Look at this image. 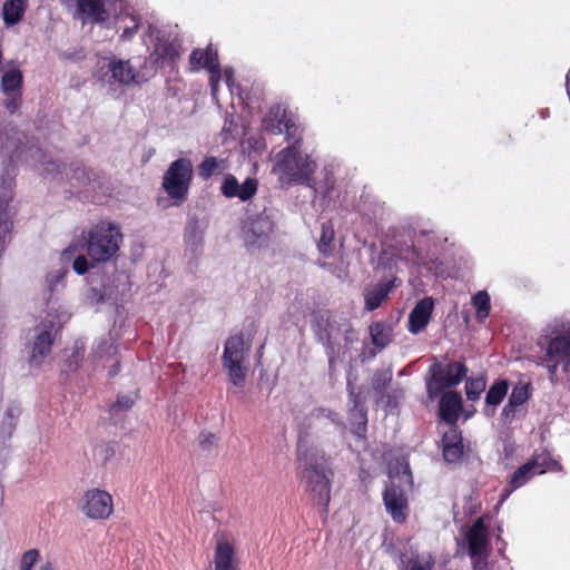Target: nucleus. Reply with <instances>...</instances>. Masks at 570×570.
I'll return each instance as SVG.
<instances>
[{
  "label": "nucleus",
  "instance_id": "c756f323",
  "mask_svg": "<svg viewBox=\"0 0 570 570\" xmlns=\"http://www.w3.org/2000/svg\"><path fill=\"white\" fill-rule=\"evenodd\" d=\"M509 390V381L505 379L495 381L487 392L485 405L498 406L504 400Z\"/></svg>",
  "mask_w": 570,
  "mask_h": 570
},
{
  "label": "nucleus",
  "instance_id": "393cba45",
  "mask_svg": "<svg viewBox=\"0 0 570 570\" xmlns=\"http://www.w3.org/2000/svg\"><path fill=\"white\" fill-rule=\"evenodd\" d=\"M534 475H538L530 465L524 462L510 476L508 488L504 489L501 501L505 500L513 491L528 483Z\"/></svg>",
  "mask_w": 570,
  "mask_h": 570
},
{
  "label": "nucleus",
  "instance_id": "37998d69",
  "mask_svg": "<svg viewBox=\"0 0 570 570\" xmlns=\"http://www.w3.org/2000/svg\"><path fill=\"white\" fill-rule=\"evenodd\" d=\"M39 558L40 552L38 549H30L26 551L20 559V570H32Z\"/></svg>",
  "mask_w": 570,
  "mask_h": 570
},
{
  "label": "nucleus",
  "instance_id": "f257e3e1",
  "mask_svg": "<svg viewBox=\"0 0 570 570\" xmlns=\"http://www.w3.org/2000/svg\"><path fill=\"white\" fill-rule=\"evenodd\" d=\"M334 472L328 460L316 449L297 451V479L303 488L307 502L318 510L326 519L331 502L332 479Z\"/></svg>",
  "mask_w": 570,
  "mask_h": 570
},
{
  "label": "nucleus",
  "instance_id": "6e6552de",
  "mask_svg": "<svg viewBox=\"0 0 570 570\" xmlns=\"http://www.w3.org/2000/svg\"><path fill=\"white\" fill-rule=\"evenodd\" d=\"M469 372L464 362L452 361L446 364L434 362L429 367L426 393L429 399H438L445 389L459 385Z\"/></svg>",
  "mask_w": 570,
  "mask_h": 570
},
{
  "label": "nucleus",
  "instance_id": "5fc2aeb1",
  "mask_svg": "<svg viewBox=\"0 0 570 570\" xmlns=\"http://www.w3.org/2000/svg\"><path fill=\"white\" fill-rule=\"evenodd\" d=\"M208 72H209V82H210L212 89H213V91H215L217 89V83L222 77L220 65L217 66L216 69H212Z\"/></svg>",
  "mask_w": 570,
  "mask_h": 570
},
{
  "label": "nucleus",
  "instance_id": "7c9ffc66",
  "mask_svg": "<svg viewBox=\"0 0 570 570\" xmlns=\"http://www.w3.org/2000/svg\"><path fill=\"white\" fill-rule=\"evenodd\" d=\"M224 160H218L214 156H207L197 166V174L203 180H208L212 176L224 171Z\"/></svg>",
  "mask_w": 570,
  "mask_h": 570
},
{
  "label": "nucleus",
  "instance_id": "e433bc0d",
  "mask_svg": "<svg viewBox=\"0 0 570 570\" xmlns=\"http://www.w3.org/2000/svg\"><path fill=\"white\" fill-rule=\"evenodd\" d=\"M392 379L393 373L391 370H377L372 379L373 390L379 394H383L392 382Z\"/></svg>",
  "mask_w": 570,
  "mask_h": 570
},
{
  "label": "nucleus",
  "instance_id": "a19ab883",
  "mask_svg": "<svg viewBox=\"0 0 570 570\" xmlns=\"http://www.w3.org/2000/svg\"><path fill=\"white\" fill-rule=\"evenodd\" d=\"M347 392H348V400L352 404L350 410H362L366 409L365 406V399L360 392L355 391V387L351 380H347L346 383Z\"/></svg>",
  "mask_w": 570,
  "mask_h": 570
},
{
  "label": "nucleus",
  "instance_id": "412c9836",
  "mask_svg": "<svg viewBox=\"0 0 570 570\" xmlns=\"http://www.w3.org/2000/svg\"><path fill=\"white\" fill-rule=\"evenodd\" d=\"M214 570H238L234 546L225 539H219L214 552Z\"/></svg>",
  "mask_w": 570,
  "mask_h": 570
},
{
  "label": "nucleus",
  "instance_id": "0eeeda50",
  "mask_svg": "<svg viewBox=\"0 0 570 570\" xmlns=\"http://www.w3.org/2000/svg\"><path fill=\"white\" fill-rule=\"evenodd\" d=\"M250 347V342L246 343L242 333L229 336L225 342L222 363L229 382L235 386H243L246 380Z\"/></svg>",
  "mask_w": 570,
  "mask_h": 570
},
{
  "label": "nucleus",
  "instance_id": "c03bdc74",
  "mask_svg": "<svg viewBox=\"0 0 570 570\" xmlns=\"http://www.w3.org/2000/svg\"><path fill=\"white\" fill-rule=\"evenodd\" d=\"M312 415L316 419L325 417L335 424L343 425V422L340 419V415L326 407H316L313 410Z\"/></svg>",
  "mask_w": 570,
  "mask_h": 570
},
{
  "label": "nucleus",
  "instance_id": "c9c22d12",
  "mask_svg": "<svg viewBox=\"0 0 570 570\" xmlns=\"http://www.w3.org/2000/svg\"><path fill=\"white\" fill-rule=\"evenodd\" d=\"M531 396V384H517L508 399L511 404H514L515 406L523 405Z\"/></svg>",
  "mask_w": 570,
  "mask_h": 570
},
{
  "label": "nucleus",
  "instance_id": "49530a36",
  "mask_svg": "<svg viewBox=\"0 0 570 570\" xmlns=\"http://www.w3.org/2000/svg\"><path fill=\"white\" fill-rule=\"evenodd\" d=\"M134 400L129 395H120L111 405V411H127L132 407Z\"/></svg>",
  "mask_w": 570,
  "mask_h": 570
},
{
  "label": "nucleus",
  "instance_id": "a18cd8bd",
  "mask_svg": "<svg viewBox=\"0 0 570 570\" xmlns=\"http://www.w3.org/2000/svg\"><path fill=\"white\" fill-rule=\"evenodd\" d=\"M463 442L462 433L456 426L450 428L442 436V448L445 444H461Z\"/></svg>",
  "mask_w": 570,
  "mask_h": 570
},
{
  "label": "nucleus",
  "instance_id": "20e7f679",
  "mask_svg": "<svg viewBox=\"0 0 570 570\" xmlns=\"http://www.w3.org/2000/svg\"><path fill=\"white\" fill-rule=\"evenodd\" d=\"M122 234L119 228L108 222H99L86 236L87 253L94 262H108L119 250Z\"/></svg>",
  "mask_w": 570,
  "mask_h": 570
},
{
  "label": "nucleus",
  "instance_id": "4c0bfd02",
  "mask_svg": "<svg viewBox=\"0 0 570 570\" xmlns=\"http://www.w3.org/2000/svg\"><path fill=\"white\" fill-rule=\"evenodd\" d=\"M67 271L60 269L56 272H50L46 276V285L48 291V299H50L57 289L58 286H65V277Z\"/></svg>",
  "mask_w": 570,
  "mask_h": 570
},
{
  "label": "nucleus",
  "instance_id": "bf43d9fd",
  "mask_svg": "<svg viewBox=\"0 0 570 570\" xmlns=\"http://www.w3.org/2000/svg\"><path fill=\"white\" fill-rule=\"evenodd\" d=\"M412 253H413V256H415V261L419 263L420 262V255H419L417 250L415 249V247L412 248Z\"/></svg>",
  "mask_w": 570,
  "mask_h": 570
},
{
  "label": "nucleus",
  "instance_id": "13d9d810",
  "mask_svg": "<svg viewBox=\"0 0 570 570\" xmlns=\"http://www.w3.org/2000/svg\"><path fill=\"white\" fill-rule=\"evenodd\" d=\"M75 249H76L75 247L69 246L68 248H66V249L63 250V256L68 257L69 255H72V254H73V252H75Z\"/></svg>",
  "mask_w": 570,
  "mask_h": 570
},
{
  "label": "nucleus",
  "instance_id": "a211bd4d",
  "mask_svg": "<svg viewBox=\"0 0 570 570\" xmlns=\"http://www.w3.org/2000/svg\"><path fill=\"white\" fill-rule=\"evenodd\" d=\"M273 229L274 223L267 216H257L244 230L245 242L250 246H262L268 242Z\"/></svg>",
  "mask_w": 570,
  "mask_h": 570
},
{
  "label": "nucleus",
  "instance_id": "f704fd0d",
  "mask_svg": "<svg viewBox=\"0 0 570 570\" xmlns=\"http://www.w3.org/2000/svg\"><path fill=\"white\" fill-rule=\"evenodd\" d=\"M403 570H432L434 567V560L432 556L426 559L420 556L402 559Z\"/></svg>",
  "mask_w": 570,
  "mask_h": 570
},
{
  "label": "nucleus",
  "instance_id": "7ed1b4c3",
  "mask_svg": "<svg viewBox=\"0 0 570 570\" xmlns=\"http://www.w3.org/2000/svg\"><path fill=\"white\" fill-rule=\"evenodd\" d=\"M391 483L383 492V502L386 512L395 523L403 524L409 515V501L403 484L413 485V478L407 462L399 463L389 474Z\"/></svg>",
  "mask_w": 570,
  "mask_h": 570
},
{
  "label": "nucleus",
  "instance_id": "052dcab7",
  "mask_svg": "<svg viewBox=\"0 0 570 570\" xmlns=\"http://www.w3.org/2000/svg\"><path fill=\"white\" fill-rule=\"evenodd\" d=\"M225 77H226V81L228 82V81H229V79L232 78V72H229V71H227V70H226V71H225Z\"/></svg>",
  "mask_w": 570,
  "mask_h": 570
},
{
  "label": "nucleus",
  "instance_id": "b1692460",
  "mask_svg": "<svg viewBox=\"0 0 570 570\" xmlns=\"http://www.w3.org/2000/svg\"><path fill=\"white\" fill-rule=\"evenodd\" d=\"M27 0H7L2 4V18L7 27L19 23L27 11Z\"/></svg>",
  "mask_w": 570,
  "mask_h": 570
},
{
  "label": "nucleus",
  "instance_id": "f3484780",
  "mask_svg": "<svg viewBox=\"0 0 570 570\" xmlns=\"http://www.w3.org/2000/svg\"><path fill=\"white\" fill-rule=\"evenodd\" d=\"M257 188L258 181L255 178H247L242 185H239L234 175L227 174L220 186V193L226 198H238L242 202H246L255 196Z\"/></svg>",
  "mask_w": 570,
  "mask_h": 570
},
{
  "label": "nucleus",
  "instance_id": "1a4fd4ad",
  "mask_svg": "<svg viewBox=\"0 0 570 570\" xmlns=\"http://www.w3.org/2000/svg\"><path fill=\"white\" fill-rule=\"evenodd\" d=\"M108 72L110 83L117 82L122 86H141L153 76L147 71V58H139V63L134 65L131 59H119L112 57L108 62Z\"/></svg>",
  "mask_w": 570,
  "mask_h": 570
},
{
  "label": "nucleus",
  "instance_id": "f8f14e48",
  "mask_svg": "<svg viewBox=\"0 0 570 570\" xmlns=\"http://www.w3.org/2000/svg\"><path fill=\"white\" fill-rule=\"evenodd\" d=\"M489 514H482L473 524L464 532V541L468 546L469 556L472 559L480 558L488 553L490 548L489 541Z\"/></svg>",
  "mask_w": 570,
  "mask_h": 570
},
{
  "label": "nucleus",
  "instance_id": "ea45409f",
  "mask_svg": "<svg viewBox=\"0 0 570 570\" xmlns=\"http://www.w3.org/2000/svg\"><path fill=\"white\" fill-rule=\"evenodd\" d=\"M197 441L199 448L205 452H210L218 445V438L213 432H200Z\"/></svg>",
  "mask_w": 570,
  "mask_h": 570
},
{
  "label": "nucleus",
  "instance_id": "aec40b11",
  "mask_svg": "<svg viewBox=\"0 0 570 570\" xmlns=\"http://www.w3.org/2000/svg\"><path fill=\"white\" fill-rule=\"evenodd\" d=\"M527 463L538 475L548 472H562L563 465L560 461L552 456V453L547 448H539L534 450L532 455L527 460Z\"/></svg>",
  "mask_w": 570,
  "mask_h": 570
},
{
  "label": "nucleus",
  "instance_id": "bb28decb",
  "mask_svg": "<svg viewBox=\"0 0 570 570\" xmlns=\"http://www.w3.org/2000/svg\"><path fill=\"white\" fill-rule=\"evenodd\" d=\"M393 287V281L376 284L365 294V308L367 311H374L379 308L381 304L387 298Z\"/></svg>",
  "mask_w": 570,
  "mask_h": 570
},
{
  "label": "nucleus",
  "instance_id": "9b49d317",
  "mask_svg": "<svg viewBox=\"0 0 570 570\" xmlns=\"http://www.w3.org/2000/svg\"><path fill=\"white\" fill-rule=\"evenodd\" d=\"M77 508L90 520L105 521L114 513V499L106 490L92 488L83 492Z\"/></svg>",
  "mask_w": 570,
  "mask_h": 570
},
{
  "label": "nucleus",
  "instance_id": "4d7b16f0",
  "mask_svg": "<svg viewBox=\"0 0 570 570\" xmlns=\"http://www.w3.org/2000/svg\"><path fill=\"white\" fill-rule=\"evenodd\" d=\"M119 371H120V364H119V363H117V364H115V365L112 366V368L110 370L109 375H110V376H115L116 374H118V373H119Z\"/></svg>",
  "mask_w": 570,
  "mask_h": 570
},
{
  "label": "nucleus",
  "instance_id": "864d4df0",
  "mask_svg": "<svg viewBox=\"0 0 570 570\" xmlns=\"http://www.w3.org/2000/svg\"><path fill=\"white\" fill-rule=\"evenodd\" d=\"M82 357V353H80L79 350H76L66 361L68 368L70 371H76L79 367Z\"/></svg>",
  "mask_w": 570,
  "mask_h": 570
},
{
  "label": "nucleus",
  "instance_id": "dca6fc26",
  "mask_svg": "<svg viewBox=\"0 0 570 570\" xmlns=\"http://www.w3.org/2000/svg\"><path fill=\"white\" fill-rule=\"evenodd\" d=\"M181 52V45L178 40L158 38L147 61H150L154 69L164 68L166 66L173 67L180 58Z\"/></svg>",
  "mask_w": 570,
  "mask_h": 570
},
{
  "label": "nucleus",
  "instance_id": "9d476101",
  "mask_svg": "<svg viewBox=\"0 0 570 570\" xmlns=\"http://www.w3.org/2000/svg\"><path fill=\"white\" fill-rule=\"evenodd\" d=\"M313 332L325 348L328 357V367L331 371L335 367L337 358V347L334 342V335L340 332V326L328 309H317L312 313Z\"/></svg>",
  "mask_w": 570,
  "mask_h": 570
},
{
  "label": "nucleus",
  "instance_id": "5701e85b",
  "mask_svg": "<svg viewBox=\"0 0 570 570\" xmlns=\"http://www.w3.org/2000/svg\"><path fill=\"white\" fill-rule=\"evenodd\" d=\"M77 13L94 23H104L108 19L105 0H77Z\"/></svg>",
  "mask_w": 570,
  "mask_h": 570
},
{
  "label": "nucleus",
  "instance_id": "4468645a",
  "mask_svg": "<svg viewBox=\"0 0 570 570\" xmlns=\"http://www.w3.org/2000/svg\"><path fill=\"white\" fill-rule=\"evenodd\" d=\"M272 125L266 124L265 128L274 135H281L285 130L286 140L294 142L299 141L302 145V136L298 126L295 124L293 117L282 106H273L268 111Z\"/></svg>",
  "mask_w": 570,
  "mask_h": 570
},
{
  "label": "nucleus",
  "instance_id": "3c124183",
  "mask_svg": "<svg viewBox=\"0 0 570 570\" xmlns=\"http://www.w3.org/2000/svg\"><path fill=\"white\" fill-rule=\"evenodd\" d=\"M518 406L514 404H511V402H507V404L502 409L501 416L504 420V422L511 423L515 419Z\"/></svg>",
  "mask_w": 570,
  "mask_h": 570
},
{
  "label": "nucleus",
  "instance_id": "6e6d98bb",
  "mask_svg": "<svg viewBox=\"0 0 570 570\" xmlns=\"http://www.w3.org/2000/svg\"><path fill=\"white\" fill-rule=\"evenodd\" d=\"M38 570H55V568L50 561H47L42 563Z\"/></svg>",
  "mask_w": 570,
  "mask_h": 570
},
{
  "label": "nucleus",
  "instance_id": "8fccbe9b",
  "mask_svg": "<svg viewBox=\"0 0 570 570\" xmlns=\"http://www.w3.org/2000/svg\"><path fill=\"white\" fill-rule=\"evenodd\" d=\"M72 178L77 179L79 184H85L90 180L89 170L78 165L72 169Z\"/></svg>",
  "mask_w": 570,
  "mask_h": 570
},
{
  "label": "nucleus",
  "instance_id": "2eb2a0df",
  "mask_svg": "<svg viewBox=\"0 0 570 570\" xmlns=\"http://www.w3.org/2000/svg\"><path fill=\"white\" fill-rule=\"evenodd\" d=\"M23 75L17 69L6 71L1 79V90L4 98V107L10 112H16L22 104Z\"/></svg>",
  "mask_w": 570,
  "mask_h": 570
},
{
  "label": "nucleus",
  "instance_id": "a878e982",
  "mask_svg": "<svg viewBox=\"0 0 570 570\" xmlns=\"http://www.w3.org/2000/svg\"><path fill=\"white\" fill-rule=\"evenodd\" d=\"M370 336L372 344L379 350L382 351L385 348L393 338V328L391 325L385 322H373L368 326Z\"/></svg>",
  "mask_w": 570,
  "mask_h": 570
},
{
  "label": "nucleus",
  "instance_id": "ddd939ff",
  "mask_svg": "<svg viewBox=\"0 0 570 570\" xmlns=\"http://www.w3.org/2000/svg\"><path fill=\"white\" fill-rule=\"evenodd\" d=\"M36 330L38 333L33 340L29 363L31 365L39 366L51 353V348L55 343L56 335L60 331V326L55 328V323L52 321L46 320L41 322V324L37 326Z\"/></svg>",
  "mask_w": 570,
  "mask_h": 570
},
{
  "label": "nucleus",
  "instance_id": "603ef678",
  "mask_svg": "<svg viewBox=\"0 0 570 570\" xmlns=\"http://www.w3.org/2000/svg\"><path fill=\"white\" fill-rule=\"evenodd\" d=\"M131 22H132L131 26L126 27L122 30V33L120 36V38L122 40H130L136 35V32L138 31V28H139L138 20L135 17H131Z\"/></svg>",
  "mask_w": 570,
  "mask_h": 570
},
{
  "label": "nucleus",
  "instance_id": "2f4dec72",
  "mask_svg": "<svg viewBox=\"0 0 570 570\" xmlns=\"http://www.w3.org/2000/svg\"><path fill=\"white\" fill-rule=\"evenodd\" d=\"M472 305L475 308L476 320L483 322L490 314L491 302L490 295L485 291H479L472 296Z\"/></svg>",
  "mask_w": 570,
  "mask_h": 570
},
{
  "label": "nucleus",
  "instance_id": "f03ea898",
  "mask_svg": "<svg viewBox=\"0 0 570 570\" xmlns=\"http://www.w3.org/2000/svg\"><path fill=\"white\" fill-rule=\"evenodd\" d=\"M275 169L279 173V179L287 185L309 186L316 163L302 154L299 141L295 140L277 154Z\"/></svg>",
  "mask_w": 570,
  "mask_h": 570
},
{
  "label": "nucleus",
  "instance_id": "cd10ccee",
  "mask_svg": "<svg viewBox=\"0 0 570 570\" xmlns=\"http://www.w3.org/2000/svg\"><path fill=\"white\" fill-rule=\"evenodd\" d=\"M348 422L352 433L358 439H365L367 432V409L348 410Z\"/></svg>",
  "mask_w": 570,
  "mask_h": 570
},
{
  "label": "nucleus",
  "instance_id": "58836bf2",
  "mask_svg": "<svg viewBox=\"0 0 570 570\" xmlns=\"http://www.w3.org/2000/svg\"><path fill=\"white\" fill-rule=\"evenodd\" d=\"M443 458L449 463L459 462L464 454L463 442L461 444H445L442 449Z\"/></svg>",
  "mask_w": 570,
  "mask_h": 570
},
{
  "label": "nucleus",
  "instance_id": "680f3d73",
  "mask_svg": "<svg viewBox=\"0 0 570 570\" xmlns=\"http://www.w3.org/2000/svg\"><path fill=\"white\" fill-rule=\"evenodd\" d=\"M92 293H94L95 295H98V291H97V289H92Z\"/></svg>",
  "mask_w": 570,
  "mask_h": 570
},
{
  "label": "nucleus",
  "instance_id": "c85d7f7f",
  "mask_svg": "<svg viewBox=\"0 0 570 570\" xmlns=\"http://www.w3.org/2000/svg\"><path fill=\"white\" fill-rule=\"evenodd\" d=\"M20 410L18 407L10 406L6 410L1 425H0V439L4 442L9 440L18 424Z\"/></svg>",
  "mask_w": 570,
  "mask_h": 570
},
{
  "label": "nucleus",
  "instance_id": "39448f33",
  "mask_svg": "<svg viewBox=\"0 0 570 570\" xmlns=\"http://www.w3.org/2000/svg\"><path fill=\"white\" fill-rule=\"evenodd\" d=\"M539 365L546 367L551 384L559 381L558 371L570 374V330L556 334L547 341Z\"/></svg>",
  "mask_w": 570,
  "mask_h": 570
},
{
  "label": "nucleus",
  "instance_id": "09e8293b",
  "mask_svg": "<svg viewBox=\"0 0 570 570\" xmlns=\"http://www.w3.org/2000/svg\"><path fill=\"white\" fill-rule=\"evenodd\" d=\"M203 49H194L189 56V65L191 71H197L202 68V61H203Z\"/></svg>",
  "mask_w": 570,
  "mask_h": 570
},
{
  "label": "nucleus",
  "instance_id": "473e14b6",
  "mask_svg": "<svg viewBox=\"0 0 570 570\" xmlns=\"http://www.w3.org/2000/svg\"><path fill=\"white\" fill-rule=\"evenodd\" d=\"M487 387V377L480 375L465 381V394L469 401H478Z\"/></svg>",
  "mask_w": 570,
  "mask_h": 570
},
{
  "label": "nucleus",
  "instance_id": "72a5a7b5",
  "mask_svg": "<svg viewBox=\"0 0 570 570\" xmlns=\"http://www.w3.org/2000/svg\"><path fill=\"white\" fill-rule=\"evenodd\" d=\"M334 228L331 222L322 224V232L318 242V250L324 255L328 256L333 250L334 242Z\"/></svg>",
  "mask_w": 570,
  "mask_h": 570
},
{
  "label": "nucleus",
  "instance_id": "6ab92c4d",
  "mask_svg": "<svg viewBox=\"0 0 570 570\" xmlns=\"http://www.w3.org/2000/svg\"><path fill=\"white\" fill-rule=\"evenodd\" d=\"M434 308L433 298L426 296L420 299L409 315L407 330L412 334H419L429 324Z\"/></svg>",
  "mask_w": 570,
  "mask_h": 570
},
{
  "label": "nucleus",
  "instance_id": "de8ad7c7",
  "mask_svg": "<svg viewBox=\"0 0 570 570\" xmlns=\"http://www.w3.org/2000/svg\"><path fill=\"white\" fill-rule=\"evenodd\" d=\"M90 267V264L87 259V257L85 255H79L76 257V259L73 261V264H72V269L78 274V275H83L87 273V271L89 269Z\"/></svg>",
  "mask_w": 570,
  "mask_h": 570
},
{
  "label": "nucleus",
  "instance_id": "79ce46f5",
  "mask_svg": "<svg viewBox=\"0 0 570 570\" xmlns=\"http://www.w3.org/2000/svg\"><path fill=\"white\" fill-rule=\"evenodd\" d=\"M202 58V68H205L207 71L216 69V67L219 66L218 53L210 46L204 49Z\"/></svg>",
  "mask_w": 570,
  "mask_h": 570
},
{
  "label": "nucleus",
  "instance_id": "4be33fe9",
  "mask_svg": "<svg viewBox=\"0 0 570 570\" xmlns=\"http://www.w3.org/2000/svg\"><path fill=\"white\" fill-rule=\"evenodd\" d=\"M462 409V397L455 391L445 392L440 399V416L449 424H455Z\"/></svg>",
  "mask_w": 570,
  "mask_h": 570
},
{
  "label": "nucleus",
  "instance_id": "423d86ee",
  "mask_svg": "<svg viewBox=\"0 0 570 570\" xmlns=\"http://www.w3.org/2000/svg\"><path fill=\"white\" fill-rule=\"evenodd\" d=\"M194 168L189 158L180 157L168 166L163 176L161 187L173 205L180 206L188 199Z\"/></svg>",
  "mask_w": 570,
  "mask_h": 570
}]
</instances>
